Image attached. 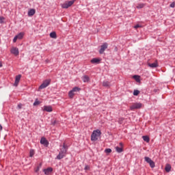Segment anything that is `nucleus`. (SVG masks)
I'll return each instance as SVG.
<instances>
[{
    "mask_svg": "<svg viewBox=\"0 0 175 175\" xmlns=\"http://www.w3.org/2000/svg\"><path fill=\"white\" fill-rule=\"evenodd\" d=\"M69 147L68 145L65 144V143L63 144L62 148H60V151L59 152V154L56 157L55 159H62L66 157V152H68V149Z\"/></svg>",
    "mask_w": 175,
    "mask_h": 175,
    "instance_id": "f257e3e1",
    "label": "nucleus"
},
{
    "mask_svg": "<svg viewBox=\"0 0 175 175\" xmlns=\"http://www.w3.org/2000/svg\"><path fill=\"white\" fill-rule=\"evenodd\" d=\"M102 135V132H100V130L97 129L93 131L92 135H91V140L92 142H96L98 139H99V137Z\"/></svg>",
    "mask_w": 175,
    "mask_h": 175,
    "instance_id": "f03ea898",
    "label": "nucleus"
},
{
    "mask_svg": "<svg viewBox=\"0 0 175 175\" xmlns=\"http://www.w3.org/2000/svg\"><path fill=\"white\" fill-rule=\"evenodd\" d=\"M80 91H81V88H79V87H75L72 88V90H70L68 92V96L69 98H70L71 99H73V92L76 94V92H80Z\"/></svg>",
    "mask_w": 175,
    "mask_h": 175,
    "instance_id": "7ed1b4c3",
    "label": "nucleus"
},
{
    "mask_svg": "<svg viewBox=\"0 0 175 175\" xmlns=\"http://www.w3.org/2000/svg\"><path fill=\"white\" fill-rule=\"evenodd\" d=\"M75 2H76V0L66 1L62 5V8L63 9H68V8H70V6H72V5L75 3Z\"/></svg>",
    "mask_w": 175,
    "mask_h": 175,
    "instance_id": "20e7f679",
    "label": "nucleus"
},
{
    "mask_svg": "<svg viewBox=\"0 0 175 175\" xmlns=\"http://www.w3.org/2000/svg\"><path fill=\"white\" fill-rule=\"evenodd\" d=\"M50 83H51V79H46L43 81V83L40 85L39 90H44L46 87L50 85Z\"/></svg>",
    "mask_w": 175,
    "mask_h": 175,
    "instance_id": "39448f33",
    "label": "nucleus"
},
{
    "mask_svg": "<svg viewBox=\"0 0 175 175\" xmlns=\"http://www.w3.org/2000/svg\"><path fill=\"white\" fill-rule=\"evenodd\" d=\"M108 46H109V44H107V42L103 43L100 46V49L98 51L99 54H103L105 53V51H106V49H107Z\"/></svg>",
    "mask_w": 175,
    "mask_h": 175,
    "instance_id": "423d86ee",
    "label": "nucleus"
},
{
    "mask_svg": "<svg viewBox=\"0 0 175 175\" xmlns=\"http://www.w3.org/2000/svg\"><path fill=\"white\" fill-rule=\"evenodd\" d=\"M144 159L147 162V163H149V165H150V167H152V169H154V167H155V163L154 162V161H152L150 157H145Z\"/></svg>",
    "mask_w": 175,
    "mask_h": 175,
    "instance_id": "0eeeda50",
    "label": "nucleus"
},
{
    "mask_svg": "<svg viewBox=\"0 0 175 175\" xmlns=\"http://www.w3.org/2000/svg\"><path fill=\"white\" fill-rule=\"evenodd\" d=\"M142 106H143V105L141 103H136L130 107V109L135 110L136 109H142Z\"/></svg>",
    "mask_w": 175,
    "mask_h": 175,
    "instance_id": "6e6552de",
    "label": "nucleus"
},
{
    "mask_svg": "<svg viewBox=\"0 0 175 175\" xmlns=\"http://www.w3.org/2000/svg\"><path fill=\"white\" fill-rule=\"evenodd\" d=\"M43 172L45 175L51 174V173H53V167H49L48 168L44 169Z\"/></svg>",
    "mask_w": 175,
    "mask_h": 175,
    "instance_id": "1a4fd4ad",
    "label": "nucleus"
},
{
    "mask_svg": "<svg viewBox=\"0 0 175 175\" xmlns=\"http://www.w3.org/2000/svg\"><path fill=\"white\" fill-rule=\"evenodd\" d=\"M11 53L14 54V55H18V54H20V52L18 51V49L17 47H13L11 49Z\"/></svg>",
    "mask_w": 175,
    "mask_h": 175,
    "instance_id": "9d476101",
    "label": "nucleus"
},
{
    "mask_svg": "<svg viewBox=\"0 0 175 175\" xmlns=\"http://www.w3.org/2000/svg\"><path fill=\"white\" fill-rule=\"evenodd\" d=\"M21 79V75H18L15 78V82L14 83V87H17L18 85V83H20V80Z\"/></svg>",
    "mask_w": 175,
    "mask_h": 175,
    "instance_id": "9b49d317",
    "label": "nucleus"
},
{
    "mask_svg": "<svg viewBox=\"0 0 175 175\" xmlns=\"http://www.w3.org/2000/svg\"><path fill=\"white\" fill-rule=\"evenodd\" d=\"M43 111H47L48 113H51V111H53V107H51V106L44 105Z\"/></svg>",
    "mask_w": 175,
    "mask_h": 175,
    "instance_id": "f8f14e48",
    "label": "nucleus"
},
{
    "mask_svg": "<svg viewBox=\"0 0 175 175\" xmlns=\"http://www.w3.org/2000/svg\"><path fill=\"white\" fill-rule=\"evenodd\" d=\"M40 144L47 147L49 146V141H47L46 138L42 137L40 139Z\"/></svg>",
    "mask_w": 175,
    "mask_h": 175,
    "instance_id": "ddd939ff",
    "label": "nucleus"
},
{
    "mask_svg": "<svg viewBox=\"0 0 175 175\" xmlns=\"http://www.w3.org/2000/svg\"><path fill=\"white\" fill-rule=\"evenodd\" d=\"M82 80L83 83H88V81H90V77H88V75H83L82 77Z\"/></svg>",
    "mask_w": 175,
    "mask_h": 175,
    "instance_id": "4468645a",
    "label": "nucleus"
},
{
    "mask_svg": "<svg viewBox=\"0 0 175 175\" xmlns=\"http://www.w3.org/2000/svg\"><path fill=\"white\" fill-rule=\"evenodd\" d=\"M90 62L92 64H99V62H100V59H98V58H93Z\"/></svg>",
    "mask_w": 175,
    "mask_h": 175,
    "instance_id": "2eb2a0df",
    "label": "nucleus"
},
{
    "mask_svg": "<svg viewBox=\"0 0 175 175\" xmlns=\"http://www.w3.org/2000/svg\"><path fill=\"white\" fill-rule=\"evenodd\" d=\"M35 13H36L35 9H31V10H29V12H28V16H29V17H31V16H33V14H35Z\"/></svg>",
    "mask_w": 175,
    "mask_h": 175,
    "instance_id": "dca6fc26",
    "label": "nucleus"
},
{
    "mask_svg": "<svg viewBox=\"0 0 175 175\" xmlns=\"http://www.w3.org/2000/svg\"><path fill=\"white\" fill-rule=\"evenodd\" d=\"M148 66H150V68H158V63L154 62L152 64H148Z\"/></svg>",
    "mask_w": 175,
    "mask_h": 175,
    "instance_id": "f3484780",
    "label": "nucleus"
},
{
    "mask_svg": "<svg viewBox=\"0 0 175 175\" xmlns=\"http://www.w3.org/2000/svg\"><path fill=\"white\" fill-rule=\"evenodd\" d=\"M16 38L18 39H19L20 40H21V39H23V38H24V32H21L19 33L18 35L16 36Z\"/></svg>",
    "mask_w": 175,
    "mask_h": 175,
    "instance_id": "a211bd4d",
    "label": "nucleus"
},
{
    "mask_svg": "<svg viewBox=\"0 0 175 175\" xmlns=\"http://www.w3.org/2000/svg\"><path fill=\"white\" fill-rule=\"evenodd\" d=\"M103 87H110L111 83H110L109 81H104L103 82Z\"/></svg>",
    "mask_w": 175,
    "mask_h": 175,
    "instance_id": "6ab92c4d",
    "label": "nucleus"
},
{
    "mask_svg": "<svg viewBox=\"0 0 175 175\" xmlns=\"http://www.w3.org/2000/svg\"><path fill=\"white\" fill-rule=\"evenodd\" d=\"M142 139L144 142H146V143H150V137L147 135L142 136Z\"/></svg>",
    "mask_w": 175,
    "mask_h": 175,
    "instance_id": "aec40b11",
    "label": "nucleus"
},
{
    "mask_svg": "<svg viewBox=\"0 0 175 175\" xmlns=\"http://www.w3.org/2000/svg\"><path fill=\"white\" fill-rule=\"evenodd\" d=\"M144 6H146V3H138L137 5V9H143V8H144Z\"/></svg>",
    "mask_w": 175,
    "mask_h": 175,
    "instance_id": "412c9836",
    "label": "nucleus"
},
{
    "mask_svg": "<svg viewBox=\"0 0 175 175\" xmlns=\"http://www.w3.org/2000/svg\"><path fill=\"white\" fill-rule=\"evenodd\" d=\"M133 79H135V81H137V83H140V76L134 75Z\"/></svg>",
    "mask_w": 175,
    "mask_h": 175,
    "instance_id": "4be33fe9",
    "label": "nucleus"
},
{
    "mask_svg": "<svg viewBox=\"0 0 175 175\" xmlns=\"http://www.w3.org/2000/svg\"><path fill=\"white\" fill-rule=\"evenodd\" d=\"M165 172H167V173H169V172H170V170H172V166L170 165H167L165 166Z\"/></svg>",
    "mask_w": 175,
    "mask_h": 175,
    "instance_id": "5701e85b",
    "label": "nucleus"
},
{
    "mask_svg": "<svg viewBox=\"0 0 175 175\" xmlns=\"http://www.w3.org/2000/svg\"><path fill=\"white\" fill-rule=\"evenodd\" d=\"M116 150L118 152V153H121L122 152V151H124V149H122V148L116 146Z\"/></svg>",
    "mask_w": 175,
    "mask_h": 175,
    "instance_id": "b1692460",
    "label": "nucleus"
},
{
    "mask_svg": "<svg viewBox=\"0 0 175 175\" xmlns=\"http://www.w3.org/2000/svg\"><path fill=\"white\" fill-rule=\"evenodd\" d=\"M50 36H51V38H53V39H55V38H57V33H56L55 31L51 32V33H50Z\"/></svg>",
    "mask_w": 175,
    "mask_h": 175,
    "instance_id": "393cba45",
    "label": "nucleus"
},
{
    "mask_svg": "<svg viewBox=\"0 0 175 175\" xmlns=\"http://www.w3.org/2000/svg\"><path fill=\"white\" fill-rule=\"evenodd\" d=\"M35 155V150L33 149H31L29 152V157H32Z\"/></svg>",
    "mask_w": 175,
    "mask_h": 175,
    "instance_id": "a878e982",
    "label": "nucleus"
},
{
    "mask_svg": "<svg viewBox=\"0 0 175 175\" xmlns=\"http://www.w3.org/2000/svg\"><path fill=\"white\" fill-rule=\"evenodd\" d=\"M139 94H140V91H139L137 90H134V92H133L134 96H137V95H139Z\"/></svg>",
    "mask_w": 175,
    "mask_h": 175,
    "instance_id": "bb28decb",
    "label": "nucleus"
},
{
    "mask_svg": "<svg viewBox=\"0 0 175 175\" xmlns=\"http://www.w3.org/2000/svg\"><path fill=\"white\" fill-rule=\"evenodd\" d=\"M40 167H42V163H40V165L35 169L36 173H38V172L40 170Z\"/></svg>",
    "mask_w": 175,
    "mask_h": 175,
    "instance_id": "cd10ccee",
    "label": "nucleus"
},
{
    "mask_svg": "<svg viewBox=\"0 0 175 175\" xmlns=\"http://www.w3.org/2000/svg\"><path fill=\"white\" fill-rule=\"evenodd\" d=\"M33 105V106H38V105H40V101L38 100V99H36Z\"/></svg>",
    "mask_w": 175,
    "mask_h": 175,
    "instance_id": "c85d7f7f",
    "label": "nucleus"
},
{
    "mask_svg": "<svg viewBox=\"0 0 175 175\" xmlns=\"http://www.w3.org/2000/svg\"><path fill=\"white\" fill-rule=\"evenodd\" d=\"M105 152H106V154H110V152H111V148H107L105 150Z\"/></svg>",
    "mask_w": 175,
    "mask_h": 175,
    "instance_id": "c756f323",
    "label": "nucleus"
},
{
    "mask_svg": "<svg viewBox=\"0 0 175 175\" xmlns=\"http://www.w3.org/2000/svg\"><path fill=\"white\" fill-rule=\"evenodd\" d=\"M3 20H5V18L3 16H0V24H3Z\"/></svg>",
    "mask_w": 175,
    "mask_h": 175,
    "instance_id": "7c9ffc66",
    "label": "nucleus"
},
{
    "mask_svg": "<svg viewBox=\"0 0 175 175\" xmlns=\"http://www.w3.org/2000/svg\"><path fill=\"white\" fill-rule=\"evenodd\" d=\"M90 165H86L85 166L84 170H90Z\"/></svg>",
    "mask_w": 175,
    "mask_h": 175,
    "instance_id": "2f4dec72",
    "label": "nucleus"
},
{
    "mask_svg": "<svg viewBox=\"0 0 175 175\" xmlns=\"http://www.w3.org/2000/svg\"><path fill=\"white\" fill-rule=\"evenodd\" d=\"M170 8H175V1L172 2L170 5Z\"/></svg>",
    "mask_w": 175,
    "mask_h": 175,
    "instance_id": "473e14b6",
    "label": "nucleus"
},
{
    "mask_svg": "<svg viewBox=\"0 0 175 175\" xmlns=\"http://www.w3.org/2000/svg\"><path fill=\"white\" fill-rule=\"evenodd\" d=\"M17 39H18V38H17V36H15L14 38V39H13V42H14V43H16V42H17Z\"/></svg>",
    "mask_w": 175,
    "mask_h": 175,
    "instance_id": "72a5a7b5",
    "label": "nucleus"
},
{
    "mask_svg": "<svg viewBox=\"0 0 175 175\" xmlns=\"http://www.w3.org/2000/svg\"><path fill=\"white\" fill-rule=\"evenodd\" d=\"M141 27H142V25H136L134 26V28L135 29H137V28H140Z\"/></svg>",
    "mask_w": 175,
    "mask_h": 175,
    "instance_id": "f704fd0d",
    "label": "nucleus"
},
{
    "mask_svg": "<svg viewBox=\"0 0 175 175\" xmlns=\"http://www.w3.org/2000/svg\"><path fill=\"white\" fill-rule=\"evenodd\" d=\"M57 124V120H54L51 122V125H55Z\"/></svg>",
    "mask_w": 175,
    "mask_h": 175,
    "instance_id": "c9c22d12",
    "label": "nucleus"
},
{
    "mask_svg": "<svg viewBox=\"0 0 175 175\" xmlns=\"http://www.w3.org/2000/svg\"><path fill=\"white\" fill-rule=\"evenodd\" d=\"M22 107H23V105L21 104L18 105V109H21Z\"/></svg>",
    "mask_w": 175,
    "mask_h": 175,
    "instance_id": "e433bc0d",
    "label": "nucleus"
},
{
    "mask_svg": "<svg viewBox=\"0 0 175 175\" xmlns=\"http://www.w3.org/2000/svg\"><path fill=\"white\" fill-rule=\"evenodd\" d=\"M120 146L121 147H122V146H124V144H122V142H120Z\"/></svg>",
    "mask_w": 175,
    "mask_h": 175,
    "instance_id": "4c0bfd02",
    "label": "nucleus"
},
{
    "mask_svg": "<svg viewBox=\"0 0 175 175\" xmlns=\"http://www.w3.org/2000/svg\"><path fill=\"white\" fill-rule=\"evenodd\" d=\"M75 95H76V93L72 92V98H74Z\"/></svg>",
    "mask_w": 175,
    "mask_h": 175,
    "instance_id": "58836bf2",
    "label": "nucleus"
},
{
    "mask_svg": "<svg viewBox=\"0 0 175 175\" xmlns=\"http://www.w3.org/2000/svg\"><path fill=\"white\" fill-rule=\"evenodd\" d=\"M120 121H124V118H120Z\"/></svg>",
    "mask_w": 175,
    "mask_h": 175,
    "instance_id": "ea45409f",
    "label": "nucleus"
},
{
    "mask_svg": "<svg viewBox=\"0 0 175 175\" xmlns=\"http://www.w3.org/2000/svg\"><path fill=\"white\" fill-rule=\"evenodd\" d=\"M0 130L2 131V125L0 124Z\"/></svg>",
    "mask_w": 175,
    "mask_h": 175,
    "instance_id": "a19ab883",
    "label": "nucleus"
},
{
    "mask_svg": "<svg viewBox=\"0 0 175 175\" xmlns=\"http://www.w3.org/2000/svg\"><path fill=\"white\" fill-rule=\"evenodd\" d=\"M0 68H2V63L0 62Z\"/></svg>",
    "mask_w": 175,
    "mask_h": 175,
    "instance_id": "79ce46f5",
    "label": "nucleus"
}]
</instances>
